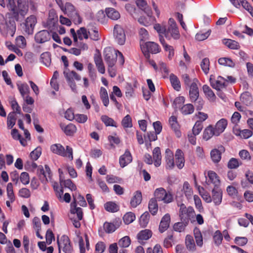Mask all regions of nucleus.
Instances as JSON below:
<instances>
[{
	"label": "nucleus",
	"instance_id": "f257e3e1",
	"mask_svg": "<svg viewBox=\"0 0 253 253\" xmlns=\"http://www.w3.org/2000/svg\"><path fill=\"white\" fill-rule=\"evenodd\" d=\"M16 0H5L6 6L10 11L8 14L7 20L0 22V33L4 37L10 35L13 37L15 34L16 26L15 21H18Z\"/></svg>",
	"mask_w": 253,
	"mask_h": 253
},
{
	"label": "nucleus",
	"instance_id": "f03ea898",
	"mask_svg": "<svg viewBox=\"0 0 253 253\" xmlns=\"http://www.w3.org/2000/svg\"><path fill=\"white\" fill-rule=\"evenodd\" d=\"M62 10L75 24H80L82 19L74 6L70 2H66L65 6L62 5Z\"/></svg>",
	"mask_w": 253,
	"mask_h": 253
},
{
	"label": "nucleus",
	"instance_id": "7ed1b4c3",
	"mask_svg": "<svg viewBox=\"0 0 253 253\" xmlns=\"http://www.w3.org/2000/svg\"><path fill=\"white\" fill-rule=\"evenodd\" d=\"M50 150L55 154L63 157H67L71 160L73 159V149L69 146H66L65 150L64 147L61 144L59 143L54 144L51 145Z\"/></svg>",
	"mask_w": 253,
	"mask_h": 253
},
{
	"label": "nucleus",
	"instance_id": "20e7f679",
	"mask_svg": "<svg viewBox=\"0 0 253 253\" xmlns=\"http://www.w3.org/2000/svg\"><path fill=\"white\" fill-rule=\"evenodd\" d=\"M74 200L70 205V212L72 214H77L78 220L75 218H71L73 222V225L75 228H79L81 227V223L80 220H81L83 218V211L81 208L77 207V201L74 196L73 195Z\"/></svg>",
	"mask_w": 253,
	"mask_h": 253
},
{
	"label": "nucleus",
	"instance_id": "39448f33",
	"mask_svg": "<svg viewBox=\"0 0 253 253\" xmlns=\"http://www.w3.org/2000/svg\"><path fill=\"white\" fill-rule=\"evenodd\" d=\"M194 213V210L192 207L186 208L184 204L180 205L179 217L181 221H184L185 223H189L191 217H193Z\"/></svg>",
	"mask_w": 253,
	"mask_h": 253
},
{
	"label": "nucleus",
	"instance_id": "423d86ee",
	"mask_svg": "<svg viewBox=\"0 0 253 253\" xmlns=\"http://www.w3.org/2000/svg\"><path fill=\"white\" fill-rule=\"evenodd\" d=\"M57 243L58 247L59 253H61V245H63V251L65 253H72L73 249L71 244V241L68 236L63 235L59 240V236L57 237Z\"/></svg>",
	"mask_w": 253,
	"mask_h": 253
},
{
	"label": "nucleus",
	"instance_id": "0eeeda50",
	"mask_svg": "<svg viewBox=\"0 0 253 253\" xmlns=\"http://www.w3.org/2000/svg\"><path fill=\"white\" fill-rule=\"evenodd\" d=\"M154 196L157 201H163L165 203H169L173 200L172 195L169 192H167L163 188L157 189L154 192Z\"/></svg>",
	"mask_w": 253,
	"mask_h": 253
},
{
	"label": "nucleus",
	"instance_id": "6e6552de",
	"mask_svg": "<svg viewBox=\"0 0 253 253\" xmlns=\"http://www.w3.org/2000/svg\"><path fill=\"white\" fill-rule=\"evenodd\" d=\"M104 59L108 66H114L117 60V54L115 50L110 47L106 48L104 51Z\"/></svg>",
	"mask_w": 253,
	"mask_h": 253
},
{
	"label": "nucleus",
	"instance_id": "1a4fd4ad",
	"mask_svg": "<svg viewBox=\"0 0 253 253\" xmlns=\"http://www.w3.org/2000/svg\"><path fill=\"white\" fill-rule=\"evenodd\" d=\"M115 40L120 45H124L126 42V36L124 29L119 25H116L114 28Z\"/></svg>",
	"mask_w": 253,
	"mask_h": 253
},
{
	"label": "nucleus",
	"instance_id": "9d476101",
	"mask_svg": "<svg viewBox=\"0 0 253 253\" xmlns=\"http://www.w3.org/2000/svg\"><path fill=\"white\" fill-rule=\"evenodd\" d=\"M169 26L167 29L168 36L173 38L175 40H177L180 38V34L177 24L172 18H170L169 20Z\"/></svg>",
	"mask_w": 253,
	"mask_h": 253
},
{
	"label": "nucleus",
	"instance_id": "9b49d317",
	"mask_svg": "<svg viewBox=\"0 0 253 253\" xmlns=\"http://www.w3.org/2000/svg\"><path fill=\"white\" fill-rule=\"evenodd\" d=\"M36 22L37 19L35 16L31 15L28 17L26 19L24 23V26L23 27V29L25 33L28 35H32Z\"/></svg>",
	"mask_w": 253,
	"mask_h": 253
},
{
	"label": "nucleus",
	"instance_id": "f8f14e48",
	"mask_svg": "<svg viewBox=\"0 0 253 253\" xmlns=\"http://www.w3.org/2000/svg\"><path fill=\"white\" fill-rule=\"evenodd\" d=\"M29 0H17V11L18 21L24 18L29 9Z\"/></svg>",
	"mask_w": 253,
	"mask_h": 253
},
{
	"label": "nucleus",
	"instance_id": "ddd939ff",
	"mask_svg": "<svg viewBox=\"0 0 253 253\" xmlns=\"http://www.w3.org/2000/svg\"><path fill=\"white\" fill-rule=\"evenodd\" d=\"M225 151V147L221 145L218 146L217 148L212 149L210 155L212 162L214 164L218 163L221 160L222 154Z\"/></svg>",
	"mask_w": 253,
	"mask_h": 253
},
{
	"label": "nucleus",
	"instance_id": "4468645a",
	"mask_svg": "<svg viewBox=\"0 0 253 253\" xmlns=\"http://www.w3.org/2000/svg\"><path fill=\"white\" fill-rule=\"evenodd\" d=\"M51 35L49 32L46 30L41 31L38 32L35 36V40L36 42L42 43L50 40Z\"/></svg>",
	"mask_w": 253,
	"mask_h": 253
},
{
	"label": "nucleus",
	"instance_id": "2eb2a0df",
	"mask_svg": "<svg viewBox=\"0 0 253 253\" xmlns=\"http://www.w3.org/2000/svg\"><path fill=\"white\" fill-rule=\"evenodd\" d=\"M142 44L143 50L149 51L151 53L156 54L161 51V49L158 44L153 42H147Z\"/></svg>",
	"mask_w": 253,
	"mask_h": 253
},
{
	"label": "nucleus",
	"instance_id": "dca6fc26",
	"mask_svg": "<svg viewBox=\"0 0 253 253\" xmlns=\"http://www.w3.org/2000/svg\"><path fill=\"white\" fill-rule=\"evenodd\" d=\"M211 199L216 206L219 205L222 201V191L219 187H214L211 191Z\"/></svg>",
	"mask_w": 253,
	"mask_h": 253
},
{
	"label": "nucleus",
	"instance_id": "f3484780",
	"mask_svg": "<svg viewBox=\"0 0 253 253\" xmlns=\"http://www.w3.org/2000/svg\"><path fill=\"white\" fill-rule=\"evenodd\" d=\"M212 77H213V75H212L210 76V82L211 86L213 88L219 90L221 88H224L227 85L226 84V81H225L223 77L218 76L215 83L212 82Z\"/></svg>",
	"mask_w": 253,
	"mask_h": 253
},
{
	"label": "nucleus",
	"instance_id": "a211bd4d",
	"mask_svg": "<svg viewBox=\"0 0 253 253\" xmlns=\"http://www.w3.org/2000/svg\"><path fill=\"white\" fill-rule=\"evenodd\" d=\"M189 89V96L191 102L196 101L199 98V91L196 83H192Z\"/></svg>",
	"mask_w": 253,
	"mask_h": 253
},
{
	"label": "nucleus",
	"instance_id": "6ab92c4d",
	"mask_svg": "<svg viewBox=\"0 0 253 253\" xmlns=\"http://www.w3.org/2000/svg\"><path fill=\"white\" fill-rule=\"evenodd\" d=\"M208 176L209 180L206 181L207 184L210 185L211 183H212L214 184V187H219L220 181L219 176L215 172L212 170H209L208 172Z\"/></svg>",
	"mask_w": 253,
	"mask_h": 253
},
{
	"label": "nucleus",
	"instance_id": "aec40b11",
	"mask_svg": "<svg viewBox=\"0 0 253 253\" xmlns=\"http://www.w3.org/2000/svg\"><path fill=\"white\" fill-rule=\"evenodd\" d=\"M132 160V156L128 149L125 151V153L119 159V163L121 168H124L129 164Z\"/></svg>",
	"mask_w": 253,
	"mask_h": 253
},
{
	"label": "nucleus",
	"instance_id": "412c9836",
	"mask_svg": "<svg viewBox=\"0 0 253 253\" xmlns=\"http://www.w3.org/2000/svg\"><path fill=\"white\" fill-rule=\"evenodd\" d=\"M170 222V216L169 214H166L161 219L159 230L160 233H163L166 231L169 226Z\"/></svg>",
	"mask_w": 253,
	"mask_h": 253
},
{
	"label": "nucleus",
	"instance_id": "4be33fe9",
	"mask_svg": "<svg viewBox=\"0 0 253 253\" xmlns=\"http://www.w3.org/2000/svg\"><path fill=\"white\" fill-rule=\"evenodd\" d=\"M169 122L171 129L174 130L176 136L178 138L180 137L181 133L179 130V126L177 122V117L174 116H171L169 119Z\"/></svg>",
	"mask_w": 253,
	"mask_h": 253
},
{
	"label": "nucleus",
	"instance_id": "5701e85b",
	"mask_svg": "<svg viewBox=\"0 0 253 253\" xmlns=\"http://www.w3.org/2000/svg\"><path fill=\"white\" fill-rule=\"evenodd\" d=\"M60 126L65 134L68 136L73 135L77 130L76 126L71 123L68 125L61 123L60 124Z\"/></svg>",
	"mask_w": 253,
	"mask_h": 253
},
{
	"label": "nucleus",
	"instance_id": "b1692460",
	"mask_svg": "<svg viewBox=\"0 0 253 253\" xmlns=\"http://www.w3.org/2000/svg\"><path fill=\"white\" fill-rule=\"evenodd\" d=\"M227 125V121L225 119H221L219 121H218L215 126L214 129L215 131V135L218 136L220 134H221L225 128L226 127Z\"/></svg>",
	"mask_w": 253,
	"mask_h": 253
},
{
	"label": "nucleus",
	"instance_id": "393cba45",
	"mask_svg": "<svg viewBox=\"0 0 253 253\" xmlns=\"http://www.w3.org/2000/svg\"><path fill=\"white\" fill-rule=\"evenodd\" d=\"M185 160L183 152L177 149L175 153V163L177 168L181 169L184 165Z\"/></svg>",
	"mask_w": 253,
	"mask_h": 253
},
{
	"label": "nucleus",
	"instance_id": "a878e982",
	"mask_svg": "<svg viewBox=\"0 0 253 253\" xmlns=\"http://www.w3.org/2000/svg\"><path fill=\"white\" fill-rule=\"evenodd\" d=\"M142 194L140 191H136L132 198L130 204L132 207L136 208L142 201Z\"/></svg>",
	"mask_w": 253,
	"mask_h": 253
},
{
	"label": "nucleus",
	"instance_id": "bb28decb",
	"mask_svg": "<svg viewBox=\"0 0 253 253\" xmlns=\"http://www.w3.org/2000/svg\"><path fill=\"white\" fill-rule=\"evenodd\" d=\"M153 157L154 161V165L156 167H159L161 164V152L159 147H155L153 151Z\"/></svg>",
	"mask_w": 253,
	"mask_h": 253
},
{
	"label": "nucleus",
	"instance_id": "cd10ccee",
	"mask_svg": "<svg viewBox=\"0 0 253 253\" xmlns=\"http://www.w3.org/2000/svg\"><path fill=\"white\" fill-rule=\"evenodd\" d=\"M203 89L205 95L209 100L212 102H214L215 100L216 96L209 85L207 84L204 85Z\"/></svg>",
	"mask_w": 253,
	"mask_h": 253
},
{
	"label": "nucleus",
	"instance_id": "c85d7f7f",
	"mask_svg": "<svg viewBox=\"0 0 253 253\" xmlns=\"http://www.w3.org/2000/svg\"><path fill=\"white\" fill-rule=\"evenodd\" d=\"M169 80L173 88L176 91H179L181 88L180 82L178 77L171 73L169 76Z\"/></svg>",
	"mask_w": 253,
	"mask_h": 253
},
{
	"label": "nucleus",
	"instance_id": "c756f323",
	"mask_svg": "<svg viewBox=\"0 0 253 253\" xmlns=\"http://www.w3.org/2000/svg\"><path fill=\"white\" fill-rule=\"evenodd\" d=\"M166 161L167 166L169 169H172L174 166V161L173 157V153L169 149L166 150Z\"/></svg>",
	"mask_w": 253,
	"mask_h": 253
},
{
	"label": "nucleus",
	"instance_id": "7c9ffc66",
	"mask_svg": "<svg viewBox=\"0 0 253 253\" xmlns=\"http://www.w3.org/2000/svg\"><path fill=\"white\" fill-rule=\"evenodd\" d=\"M241 101L247 106L250 105L253 101L251 94L248 91H245L241 94L240 96Z\"/></svg>",
	"mask_w": 253,
	"mask_h": 253
},
{
	"label": "nucleus",
	"instance_id": "2f4dec72",
	"mask_svg": "<svg viewBox=\"0 0 253 253\" xmlns=\"http://www.w3.org/2000/svg\"><path fill=\"white\" fill-rule=\"evenodd\" d=\"M152 235V232L149 229H145L140 231L137 235L139 240H147Z\"/></svg>",
	"mask_w": 253,
	"mask_h": 253
},
{
	"label": "nucleus",
	"instance_id": "473e14b6",
	"mask_svg": "<svg viewBox=\"0 0 253 253\" xmlns=\"http://www.w3.org/2000/svg\"><path fill=\"white\" fill-rule=\"evenodd\" d=\"M106 13L108 18L114 20H118L120 17L119 12L113 8H107Z\"/></svg>",
	"mask_w": 253,
	"mask_h": 253
},
{
	"label": "nucleus",
	"instance_id": "72a5a7b5",
	"mask_svg": "<svg viewBox=\"0 0 253 253\" xmlns=\"http://www.w3.org/2000/svg\"><path fill=\"white\" fill-rule=\"evenodd\" d=\"M213 135H215V131L212 126L210 125L204 130L203 138L204 139L208 140L210 139Z\"/></svg>",
	"mask_w": 253,
	"mask_h": 253
},
{
	"label": "nucleus",
	"instance_id": "f704fd0d",
	"mask_svg": "<svg viewBox=\"0 0 253 253\" xmlns=\"http://www.w3.org/2000/svg\"><path fill=\"white\" fill-rule=\"evenodd\" d=\"M148 208L149 211L152 215H154L157 213L158 205L156 199L152 198L150 199L149 202Z\"/></svg>",
	"mask_w": 253,
	"mask_h": 253
},
{
	"label": "nucleus",
	"instance_id": "c9c22d12",
	"mask_svg": "<svg viewBox=\"0 0 253 253\" xmlns=\"http://www.w3.org/2000/svg\"><path fill=\"white\" fill-rule=\"evenodd\" d=\"M119 226V223L114 224V223L108 222H105L103 226L105 231L107 233L114 232Z\"/></svg>",
	"mask_w": 253,
	"mask_h": 253
},
{
	"label": "nucleus",
	"instance_id": "e433bc0d",
	"mask_svg": "<svg viewBox=\"0 0 253 253\" xmlns=\"http://www.w3.org/2000/svg\"><path fill=\"white\" fill-rule=\"evenodd\" d=\"M185 245L187 249L191 251H194L196 249V246L194 240L192 236L187 235L185 238Z\"/></svg>",
	"mask_w": 253,
	"mask_h": 253
},
{
	"label": "nucleus",
	"instance_id": "4c0bfd02",
	"mask_svg": "<svg viewBox=\"0 0 253 253\" xmlns=\"http://www.w3.org/2000/svg\"><path fill=\"white\" fill-rule=\"evenodd\" d=\"M104 208L110 212H116L119 210V206L114 202H108L105 203Z\"/></svg>",
	"mask_w": 253,
	"mask_h": 253
},
{
	"label": "nucleus",
	"instance_id": "58836bf2",
	"mask_svg": "<svg viewBox=\"0 0 253 253\" xmlns=\"http://www.w3.org/2000/svg\"><path fill=\"white\" fill-rule=\"evenodd\" d=\"M154 28L159 34V35L164 34L167 39H170V37L168 36L165 25H162L160 24H156L154 26Z\"/></svg>",
	"mask_w": 253,
	"mask_h": 253
},
{
	"label": "nucleus",
	"instance_id": "ea45409f",
	"mask_svg": "<svg viewBox=\"0 0 253 253\" xmlns=\"http://www.w3.org/2000/svg\"><path fill=\"white\" fill-rule=\"evenodd\" d=\"M180 110L182 114L187 115L191 114L194 112V107L192 104L188 103L183 105Z\"/></svg>",
	"mask_w": 253,
	"mask_h": 253
},
{
	"label": "nucleus",
	"instance_id": "a19ab883",
	"mask_svg": "<svg viewBox=\"0 0 253 253\" xmlns=\"http://www.w3.org/2000/svg\"><path fill=\"white\" fill-rule=\"evenodd\" d=\"M37 174L42 183H46L48 181L45 170L42 165L39 166Z\"/></svg>",
	"mask_w": 253,
	"mask_h": 253
},
{
	"label": "nucleus",
	"instance_id": "79ce46f5",
	"mask_svg": "<svg viewBox=\"0 0 253 253\" xmlns=\"http://www.w3.org/2000/svg\"><path fill=\"white\" fill-rule=\"evenodd\" d=\"M237 132H235L236 135H239L244 139H248L253 135V131L251 130L245 129L242 130L237 129Z\"/></svg>",
	"mask_w": 253,
	"mask_h": 253
},
{
	"label": "nucleus",
	"instance_id": "37998d69",
	"mask_svg": "<svg viewBox=\"0 0 253 253\" xmlns=\"http://www.w3.org/2000/svg\"><path fill=\"white\" fill-rule=\"evenodd\" d=\"M18 89L21 95L24 98L25 95H29L30 93V88L26 83L17 84Z\"/></svg>",
	"mask_w": 253,
	"mask_h": 253
},
{
	"label": "nucleus",
	"instance_id": "c03bdc74",
	"mask_svg": "<svg viewBox=\"0 0 253 253\" xmlns=\"http://www.w3.org/2000/svg\"><path fill=\"white\" fill-rule=\"evenodd\" d=\"M150 218V214L148 211H146L141 215L139 219V223L141 227L147 226Z\"/></svg>",
	"mask_w": 253,
	"mask_h": 253
},
{
	"label": "nucleus",
	"instance_id": "a18cd8bd",
	"mask_svg": "<svg viewBox=\"0 0 253 253\" xmlns=\"http://www.w3.org/2000/svg\"><path fill=\"white\" fill-rule=\"evenodd\" d=\"M101 120L106 126L117 127V123L112 118L109 117L108 116L102 115L101 117Z\"/></svg>",
	"mask_w": 253,
	"mask_h": 253
},
{
	"label": "nucleus",
	"instance_id": "49530a36",
	"mask_svg": "<svg viewBox=\"0 0 253 253\" xmlns=\"http://www.w3.org/2000/svg\"><path fill=\"white\" fill-rule=\"evenodd\" d=\"M218 62L219 64L225 66L230 67H234L235 66L234 62L230 58L221 57L219 58Z\"/></svg>",
	"mask_w": 253,
	"mask_h": 253
},
{
	"label": "nucleus",
	"instance_id": "de8ad7c7",
	"mask_svg": "<svg viewBox=\"0 0 253 253\" xmlns=\"http://www.w3.org/2000/svg\"><path fill=\"white\" fill-rule=\"evenodd\" d=\"M63 74H64V75L67 80V82L68 84L70 86L72 91H73L74 92H76L77 90V86H76V83L75 82L73 78L69 77V75H68L66 74V71H64Z\"/></svg>",
	"mask_w": 253,
	"mask_h": 253
},
{
	"label": "nucleus",
	"instance_id": "09e8293b",
	"mask_svg": "<svg viewBox=\"0 0 253 253\" xmlns=\"http://www.w3.org/2000/svg\"><path fill=\"white\" fill-rule=\"evenodd\" d=\"M135 219V214L132 212L126 213L123 217V220L125 224H129L132 222Z\"/></svg>",
	"mask_w": 253,
	"mask_h": 253
},
{
	"label": "nucleus",
	"instance_id": "8fccbe9b",
	"mask_svg": "<svg viewBox=\"0 0 253 253\" xmlns=\"http://www.w3.org/2000/svg\"><path fill=\"white\" fill-rule=\"evenodd\" d=\"M242 164V162L239 163L238 159L232 158L228 162L227 167L230 169H236Z\"/></svg>",
	"mask_w": 253,
	"mask_h": 253
},
{
	"label": "nucleus",
	"instance_id": "3c124183",
	"mask_svg": "<svg viewBox=\"0 0 253 253\" xmlns=\"http://www.w3.org/2000/svg\"><path fill=\"white\" fill-rule=\"evenodd\" d=\"M122 126L124 128L131 127L132 126V119L130 115H126L121 122Z\"/></svg>",
	"mask_w": 253,
	"mask_h": 253
},
{
	"label": "nucleus",
	"instance_id": "603ef678",
	"mask_svg": "<svg viewBox=\"0 0 253 253\" xmlns=\"http://www.w3.org/2000/svg\"><path fill=\"white\" fill-rule=\"evenodd\" d=\"M203 127L202 122L200 121H196L192 128L193 134L194 135H198L202 130Z\"/></svg>",
	"mask_w": 253,
	"mask_h": 253
},
{
	"label": "nucleus",
	"instance_id": "864d4df0",
	"mask_svg": "<svg viewBox=\"0 0 253 253\" xmlns=\"http://www.w3.org/2000/svg\"><path fill=\"white\" fill-rule=\"evenodd\" d=\"M63 185L65 187L68 188L72 191H75L77 189L76 185L70 179L67 180L63 179L62 181V186H63Z\"/></svg>",
	"mask_w": 253,
	"mask_h": 253
},
{
	"label": "nucleus",
	"instance_id": "5fc2aeb1",
	"mask_svg": "<svg viewBox=\"0 0 253 253\" xmlns=\"http://www.w3.org/2000/svg\"><path fill=\"white\" fill-rule=\"evenodd\" d=\"M240 5H241L243 8L247 10L253 17V6L246 0H239Z\"/></svg>",
	"mask_w": 253,
	"mask_h": 253
},
{
	"label": "nucleus",
	"instance_id": "6e6d98bb",
	"mask_svg": "<svg viewBox=\"0 0 253 253\" xmlns=\"http://www.w3.org/2000/svg\"><path fill=\"white\" fill-rule=\"evenodd\" d=\"M185 101V98L183 96H179L176 97L173 103L172 106L174 109L179 108L182 107Z\"/></svg>",
	"mask_w": 253,
	"mask_h": 253
},
{
	"label": "nucleus",
	"instance_id": "4d7b16f0",
	"mask_svg": "<svg viewBox=\"0 0 253 253\" xmlns=\"http://www.w3.org/2000/svg\"><path fill=\"white\" fill-rule=\"evenodd\" d=\"M211 33V30H209L205 33L199 32L196 34L195 39L198 41H202L207 39Z\"/></svg>",
	"mask_w": 253,
	"mask_h": 253
},
{
	"label": "nucleus",
	"instance_id": "13d9d810",
	"mask_svg": "<svg viewBox=\"0 0 253 253\" xmlns=\"http://www.w3.org/2000/svg\"><path fill=\"white\" fill-rule=\"evenodd\" d=\"M154 21V20L151 19V18L145 16H140L138 19V22L141 25L146 27L150 25Z\"/></svg>",
	"mask_w": 253,
	"mask_h": 253
},
{
	"label": "nucleus",
	"instance_id": "bf43d9fd",
	"mask_svg": "<svg viewBox=\"0 0 253 253\" xmlns=\"http://www.w3.org/2000/svg\"><path fill=\"white\" fill-rule=\"evenodd\" d=\"M6 191L7 196L10 200L11 202H13L15 200V196L13 190V185L11 183H9L7 185Z\"/></svg>",
	"mask_w": 253,
	"mask_h": 253
},
{
	"label": "nucleus",
	"instance_id": "052dcab7",
	"mask_svg": "<svg viewBox=\"0 0 253 253\" xmlns=\"http://www.w3.org/2000/svg\"><path fill=\"white\" fill-rule=\"evenodd\" d=\"M213 239L214 243L217 246L220 245L223 240V236L221 232L219 230H216L214 234Z\"/></svg>",
	"mask_w": 253,
	"mask_h": 253
},
{
	"label": "nucleus",
	"instance_id": "680f3d73",
	"mask_svg": "<svg viewBox=\"0 0 253 253\" xmlns=\"http://www.w3.org/2000/svg\"><path fill=\"white\" fill-rule=\"evenodd\" d=\"M209 66H210V61L209 58H204L201 63V67L203 71V72L207 74L209 71Z\"/></svg>",
	"mask_w": 253,
	"mask_h": 253
},
{
	"label": "nucleus",
	"instance_id": "e2e57ef3",
	"mask_svg": "<svg viewBox=\"0 0 253 253\" xmlns=\"http://www.w3.org/2000/svg\"><path fill=\"white\" fill-rule=\"evenodd\" d=\"M42 154V148L40 146L37 147L34 150L30 153V157L33 160H37Z\"/></svg>",
	"mask_w": 253,
	"mask_h": 253
},
{
	"label": "nucleus",
	"instance_id": "0e129e2a",
	"mask_svg": "<svg viewBox=\"0 0 253 253\" xmlns=\"http://www.w3.org/2000/svg\"><path fill=\"white\" fill-rule=\"evenodd\" d=\"M188 224L185 223L184 221H181V222H178L175 223L173 225V229L175 231L180 232L184 230L185 227Z\"/></svg>",
	"mask_w": 253,
	"mask_h": 253
},
{
	"label": "nucleus",
	"instance_id": "69168bd1",
	"mask_svg": "<svg viewBox=\"0 0 253 253\" xmlns=\"http://www.w3.org/2000/svg\"><path fill=\"white\" fill-rule=\"evenodd\" d=\"M130 242L129 237L128 236H125L120 240L118 244L121 247L126 248L129 246Z\"/></svg>",
	"mask_w": 253,
	"mask_h": 253
},
{
	"label": "nucleus",
	"instance_id": "338daca9",
	"mask_svg": "<svg viewBox=\"0 0 253 253\" xmlns=\"http://www.w3.org/2000/svg\"><path fill=\"white\" fill-rule=\"evenodd\" d=\"M139 34L141 42H145L149 38V34L148 31L144 28L139 29Z\"/></svg>",
	"mask_w": 253,
	"mask_h": 253
},
{
	"label": "nucleus",
	"instance_id": "774afa93",
	"mask_svg": "<svg viewBox=\"0 0 253 253\" xmlns=\"http://www.w3.org/2000/svg\"><path fill=\"white\" fill-rule=\"evenodd\" d=\"M42 62L46 65H49L51 61L50 53L48 52L43 53L41 55Z\"/></svg>",
	"mask_w": 253,
	"mask_h": 253
}]
</instances>
